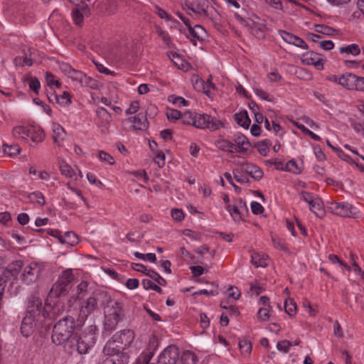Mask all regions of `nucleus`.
Listing matches in <instances>:
<instances>
[{"label": "nucleus", "instance_id": "1", "mask_svg": "<svg viewBox=\"0 0 364 364\" xmlns=\"http://www.w3.org/2000/svg\"><path fill=\"white\" fill-rule=\"evenodd\" d=\"M75 326V319L68 315L60 319L54 326L51 336L52 341L56 346L64 344L65 350L72 353L74 350L73 336Z\"/></svg>", "mask_w": 364, "mask_h": 364}, {"label": "nucleus", "instance_id": "2", "mask_svg": "<svg viewBox=\"0 0 364 364\" xmlns=\"http://www.w3.org/2000/svg\"><path fill=\"white\" fill-rule=\"evenodd\" d=\"M104 301H107L104 307V328L106 331H111L116 328L119 323L122 311V306L120 302L112 299L109 295L108 299Z\"/></svg>", "mask_w": 364, "mask_h": 364}, {"label": "nucleus", "instance_id": "3", "mask_svg": "<svg viewBox=\"0 0 364 364\" xmlns=\"http://www.w3.org/2000/svg\"><path fill=\"white\" fill-rule=\"evenodd\" d=\"M97 331V326L91 325L80 336L77 334L73 335L74 350H76L80 354L87 353L96 342Z\"/></svg>", "mask_w": 364, "mask_h": 364}, {"label": "nucleus", "instance_id": "4", "mask_svg": "<svg viewBox=\"0 0 364 364\" xmlns=\"http://www.w3.org/2000/svg\"><path fill=\"white\" fill-rule=\"evenodd\" d=\"M108 299L107 292H98L87 298L82 303L76 304L80 307L79 317L82 319H86L90 315L93 314L99 309V304L102 303L105 299Z\"/></svg>", "mask_w": 364, "mask_h": 364}, {"label": "nucleus", "instance_id": "5", "mask_svg": "<svg viewBox=\"0 0 364 364\" xmlns=\"http://www.w3.org/2000/svg\"><path fill=\"white\" fill-rule=\"evenodd\" d=\"M60 68L61 71L73 81L77 82L81 87H88L91 89H97L98 82L84 73L73 68L68 63H63Z\"/></svg>", "mask_w": 364, "mask_h": 364}, {"label": "nucleus", "instance_id": "6", "mask_svg": "<svg viewBox=\"0 0 364 364\" xmlns=\"http://www.w3.org/2000/svg\"><path fill=\"white\" fill-rule=\"evenodd\" d=\"M75 276L72 269H66L59 276L51 289V293L57 296L65 295L73 285Z\"/></svg>", "mask_w": 364, "mask_h": 364}, {"label": "nucleus", "instance_id": "7", "mask_svg": "<svg viewBox=\"0 0 364 364\" xmlns=\"http://www.w3.org/2000/svg\"><path fill=\"white\" fill-rule=\"evenodd\" d=\"M44 265L42 263L32 262L26 265L21 274V280L26 285H31L38 281L43 272Z\"/></svg>", "mask_w": 364, "mask_h": 364}, {"label": "nucleus", "instance_id": "8", "mask_svg": "<svg viewBox=\"0 0 364 364\" xmlns=\"http://www.w3.org/2000/svg\"><path fill=\"white\" fill-rule=\"evenodd\" d=\"M193 126L198 129H209L214 131L223 127V123L208 114L196 113Z\"/></svg>", "mask_w": 364, "mask_h": 364}, {"label": "nucleus", "instance_id": "9", "mask_svg": "<svg viewBox=\"0 0 364 364\" xmlns=\"http://www.w3.org/2000/svg\"><path fill=\"white\" fill-rule=\"evenodd\" d=\"M329 209L333 214L341 217L357 218L359 215L357 208L347 202L331 203Z\"/></svg>", "mask_w": 364, "mask_h": 364}, {"label": "nucleus", "instance_id": "10", "mask_svg": "<svg viewBox=\"0 0 364 364\" xmlns=\"http://www.w3.org/2000/svg\"><path fill=\"white\" fill-rule=\"evenodd\" d=\"M178 357V348L175 345H169L159 354L156 364H176Z\"/></svg>", "mask_w": 364, "mask_h": 364}, {"label": "nucleus", "instance_id": "11", "mask_svg": "<svg viewBox=\"0 0 364 364\" xmlns=\"http://www.w3.org/2000/svg\"><path fill=\"white\" fill-rule=\"evenodd\" d=\"M210 9L213 8L210 6L208 0H195L188 6V9L198 16L208 17Z\"/></svg>", "mask_w": 364, "mask_h": 364}, {"label": "nucleus", "instance_id": "12", "mask_svg": "<svg viewBox=\"0 0 364 364\" xmlns=\"http://www.w3.org/2000/svg\"><path fill=\"white\" fill-rule=\"evenodd\" d=\"M48 233L57 237L60 242L74 246L78 242V237L76 234L72 231L65 232L63 235L57 230H48Z\"/></svg>", "mask_w": 364, "mask_h": 364}, {"label": "nucleus", "instance_id": "13", "mask_svg": "<svg viewBox=\"0 0 364 364\" xmlns=\"http://www.w3.org/2000/svg\"><path fill=\"white\" fill-rule=\"evenodd\" d=\"M39 318L28 314H26L21 326V332L23 336L27 338L33 332Z\"/></svg>", "mask_w": 364, "mask_h": 364}, {"label": "nucleus", "instance_id": "14", "mask_svg": "<svg viewBox=\"0 0 364 364\" xmlns=\"http://www.w3.org/2000/svg\"><path fill=\"white\" fill-rule=\"evenodd\" d=\"M134 338L135 333L131 329L122 330L113 336V339H115L119 344L123 346L124 349L130 346Z\"/></svg>", "mask_w": 364, "mask_h": 364}, {"label": "nucleus", "instance_id": "15", "mask_svg": "<svg viewBox=\"0 0 364 364\" xmlns=\"http://www.w3.org/2000/svg\"><path fill=\"white\" fill-rule=\"evenodd\" d=\"M42 302L37 295H31L28 298L27 312L26 314L34 316H41Z\"/></svg>", "mask_w": 364, "mask_h": 364}, {"label": "nucleus", "instance_id": "16", "mask_svg": "<svg viewBox=\"0 0 364 364\" xmlns=\"http://www.w3.org/2000/svg\"><path fill=\"white\" fill-rule=\"evenodd\" d=\"M279 34L282 37V38L287 43L292 44L296 47L303 49L308 48V45L302 38L296 36H294L292 33H290L283 30H279Z\"/></svg>", "mask_w": 364, "mask_h": 364}, {"label": "nucleus", "instance_id": "17", "mask_svg": "<svg viewBox=\"0 0 364 364\" xmlns=\"http://www.w3.org/2000/svg\"><path fill=\"white\" fill-rule=\"evenodd\" d=\"M188 33H186L187 38H188L196 46V41H203L206 35L205 30L200 25H196L194 27L189 26L188 27Z\"/></svg>", "mask_w": 364, "mask_h": 364}, {"label": "nucleus", "instance_id": "18", "mask_svg": "<svg viewBox=\"0 0 364 364\" xmlns=\"http://www.w3.org/2000/svg\"><path fill=\"white\" fill-rule=\"evenodd\" d=\"M124 350L123 346L118 343L113 336L109 339L104 347V352L109 356H117L123 354L121 351Z\"/></svg>", "mask_w": 364, "mask_h": 364}, {"label": "nucleus", "instance_id": "19", "mask_svg": "<svg viewBox=\"0 0 364 364\" xmlns=\"http://www.w3.org/2000/svg\"><path fill=\"white\" fill-rule=\"evenodd\" d=\"M242 171L256 181L260 180L263 176V171L262 169L252 163L242 164Z\"/></svg>", "mask_w": 364, "mask_h": 364}, {"label": "nucleus", "instance_id": "20", "mask_svg": "<svg viewBox=\"0 0 364 364\" xmlns=\"http://www.w3.org/2000/svg\"><path fill=\"white\" fill-rule=\"evenodd\" d=\"M88 283L86 281H82L76 289V296H72L68 300V306L70 308L75 306L77 303V300L82 299L87 291Z\"/></svg>", "mask_w": 364, "mask_h": 364}, {"label": "nucleus", "instance_id": "21", "mask_svg": "<svg viewBox=\"0 0 364 364\" xmlns=\"http://www.w3.org/2000/svg\"><path fill=\"white\" fill-rule=\"evenodd\" d=\"M129 361V356L127 353H123L117 356H109L98 364H128Z\"/></svg>", "mask_w": 364, "mask_h": 364}, {"label": "nucleus", "instance_id": "22", "mask_svg": "<svg viewBox=\"0 0 364 364\" xmlns=\"http://www.w3.org/2000/svg\"><path fill=\"white\" fill-rule=\"evenodd\" d=\"M310 210L314 213L317 217L322 218L325 215L323 204L321 199L317 196L312 200V203L309 204Z\"/></svg>", "mask_w": 364, "mask_h": 364}, {"label": "nucleus", "instance_id": "23", "mask_svg": "<svg viewBox=\"0 0 364 364\" xmlns=\"http://www.w3.org/2000/svg\"><path fill=\"white\" fill-rule=\"evenodd\" d=\"M53 141L58 145H60L66 136L64 128L59 124L54 123L52 125Z\"/></svg>", "mask_w": 364, "mask_h": 364}, {"label": "nucleus", "instance_id": "24", "mask_svg": "<svg viewBox=\"0 0 364 364\" xmlns=\"http://www.w3.org/2000/svg\"><path fill=\"white\" fill-rule=\"evenodd\" d=\"M309 56L305 58L303 61L307 65H313L317 70H321L323 68V60L319 58L318 55L314 52L308 53Z\"/></svg>", "mask_w": 364, "mask_h": 364}, {"label": "nucleus", "instance_id": "25", "mask_svg": "<svg viewBox=\"0 0 364 364\" xmlns=\"http://www.w3.org/2000/svg\"><path fill=\"white\" fill-rule=\"evenodd\" d=\"M269 257L265 254L254 252L251 255V262L256 267H265L268 265Z\"/></svg>", "mask_w": 364, "mask_h": 364}, {"label": "nucleus", "instance_id": "26", "mask_svg": "<svg viewBox=\"0 0 364 364\" xmlns=\"http://www.w3.org/2000/svg\"><path fill=\"white\" fill-rule=\"evenodd\" d=\"M44 133L41 129H36L33 127H30L28 133L27 134L26 140L34 144H36L43 140ZM32 145V144H31Z\"/></svg>", "mask_w": 364, "mask_h": 364}, {"label": "nucleus", "instance_id": "27", "mask_svg": "<svg viewBox=\"0 0 364 364\" xmlns=\"http://www.w3.org/2000/svg\"><path fill=\"white\" fill-rule=\"evenodd\" d=\"M356 75L346 73L341 75L340 85L347 90H353L356 80Z\"/></svg>", "mask_w": 364, "mask_h": 364}, {"label": "nucleus", "instance_id": "28", "mask_svg": "<svg viewBox=\"0 0 364 364\" xmlns=\"http://www.w3.org/2000/svg\"><path fill=\"white\" fill-rule=\"evenodd\" d=\"M60 171L65 177L77 179V171L65 161H62L59 164Z\"/></svg>", "mask_w": 364, "mask_h": 364}, {"label": "nucleus", "instance_id": "29", "mask_svg": "<svg viewBox=\"0 0 364 364\" xmlns=\"http://www.w3.org/2000/svg\"><path fill=\"white\" fill-rule=\"evenodd\" d=\"M129 120L133 124L132 126L134 129L142 130L147 127L148 122L146 118L141 113L133 117H130Z\"/></svg>", "mask_w": 364, "mask_h": 364}, {"label": "nucleus", "instance_id": "30", "mask_svg": "<svg viewBox=\"0 0 364 364\" xmlns=\"http://www.w3.org/2000/svg\"><path fill=\"white\" fill-rule=\"evenodd\" d=\"M235 153L246 154L250 149V144L247 141L245 136H238L235 141Z\"/></svg>", "mask_w": 364, "mask_h": 364}, {"label": "nucleus", "instance_id": "31", "mask_svg": "<svg viewBox=\"0 0 364 364\" xmlns=\"http://www.w3.org/2000/svg\"><path fill=\"white\" fill-rule=\"evenodd\" d=\"M2 149L4 156L8 157H16L21 152V148L17 144H4Z\"/></svg>", "mask_w": 364, "mask_h": 364}, {"label": "nucleus", "instance_id": "32", "mask_svg": "<svg viewBox=\"0 0 364 364\" xmlns=\"http://www.w3.org/2000/svg\"><path fill=\"white\" fill-rule=\"evenodd\" d=\"M303 161H287L286 171L299 174L303 169Z\"/></svg>", "mask_w": 364, "mask_h": 364}, {"label": "nucleus", "instance_id": "33", "mask_svg": "<svg viewBox=\"0 0 364 364\" xmlns=\"http://www.w3.org/2000/svg\"><path fill=\"white\" fill-rule=\"evenodd\" d=\"M235 120L238 125L245 129H248L251 122L247 111H242L235 114Z\"/></svg>", "mask_w": 364, "mask_h": 364}, {"label": "nucleus", "instance_id": "34", "mask_svg": "<svg viewBox=\"0 0 364 364\" xmlns=\"http://www.w3.org/2000/svg\"><path fill=\"white\" fill-rule=\"evenodd\" d=\"M29 201L39 206H43L46 203V199L43 193L39 191H33L28 195Z\"/></svg>", "mask_w": 364, "mask_h": 364}, {"label": "nucleus", "instance_id": "35", "mask_svg": "<svg viewBox=\"0 0 364 364\" xmlns=\"http://www.w3.org/2000/svg\"><path fill=\"white\" fill-rule=\"evenodd\" d=\"M239 348L243 356L247 357L250 355L252 350V343L244 338L239 341Z\"/></svg>", "mask_w": 364, "mask_h": 364}, {"label": "nucleus", "instance_id": "36", "mask_svg": "<svg viewBox=\"0 0 364 364\" xmlns=\"http://www.w3.org/2000/svg\"><path fill=\"white\" fill-rule=\"evenodd\" d=\"M56 103L62 106H67L71 103V96L69 92L64 91L63 94L53 95Z\"/></svg>", "mask_w": 364, "mask_h": 364}, {"label": "nucleus", "instance_id": "37", "mask_svg": "<svg viewBox=\"0 0 364 364\" xmlns=\"http://www.w3.org/2000/svg\"><path fill=\"white\" fill-rule=\"evenodd\" d=\"M217 147L224 151L234 154L235 153V144L225 139L219 140L217 142Z\"/></svg>", "mask_w": 364, "mask_h": 364}, {"label": "nucleus", "instance_id": "38", "mask_svg": "<svg viewBox=\"0 0 364 364\" xmlns=\"http://www.w3.org/2000/svg\"><path fill=\"white\" fill-rule=\"evenodd\" d=\"M285 311L290 316L296 315L297 311V306L296 302L292 299H287L284 301Z\"/></svg>", "mask_w": 364, "mask_h": 364}, {"label": "nucleus", "instance_id": "39", "mask_svg": "<svg viewBox=\"0 0 364 364\" xmlns=\"http://www.w3.org/2000/svg\"><path fill=\"white\" fill-rule=\"evenodd\" d=\"M272 145V143L269 140L265 139L260 142L256 144L255 146L258 151V152L262 155L263 156H266L269 151V146Z\"/></svg>", "mask_w": 364, "mask_h": 364}, {"label": "nucleus", "instance_id": "40", "mask_svg": "<svg viewBox=\"0 0 364 364\" xmlns=\"http://www.w3.org/2000/svg\"><path fill=\"white\" fill-rule=\"evenodd\" d=\"M191 82L194 88L198 91H202L203 92H208L205 90V82L198 75H194L191 78Z\"/></svg>", "mask_w": 364, "mask_h": 364}, {"label": "nucleus", "instance_id": "41", "mask_svg": "<svg viewBox=\"0 0 364 364\" xmlns=\"http://www.w3.org/2000/svg\"><path fill=\"white\" fill-rule=\"evenodd\" d=\"M341 53L352 54L353 55H358L360 53V49L357 44L348 45L346 47H341L339 48Z\"/></svg>", "mask_w": 364, "mask_h": 364}, {"label": "nucleus", "instance_id": "42", "mask_svg": "<svg viewBox=\"0 0 364 364\" xmlns=\"http://www.w3.org/2000/svg\"><path fill=\"white\" fill-rule=\"evenodd\" d=\"M250 31L257 38L261 39L264 38V28L255 23L250 26Z\"/></svg>", "mask_w": 364, "mask_h": 364}, {"label": "nucleus", "instance_id": "43", "mask_svg": "<svg viewBox=\"0 0 364 364\" xmlns=\"http://www.w3.org/2000/svg\"><path fill=\"white\" fill-rule=\"evenodd\" d=\"M225 209L229 212L232 219L235 222H239L242 219L240 212L237 207L232 205H227Z\"/></svg>", "mask_w": 364, "mask_h": 364}, {"label": "nucleus", "instance_id": "44", "mask_svg": "<svg viewBox=\"0 0 364 364\" xmlns=\"http://www.w3.org/2000/svg\"><path fill=\"white\" fill-rule=\"evenodd\" d=\"M146 274L150 277L152 279L156 281L160 286H166V281L156 272L153 269H149L146 272Z\"/></svg>", "mask_w": 364, "mask_h": 364}, {"label": "nucleus", "instance_id": "45", "mask_svg": "<svg viewBox=\"0 0 364 364\" xmlns=\"http://www.w3.org/2000/svg\"><path fill=\"white\" fill-rule=\"evenodd\" d=\"M73 9L79 12L82 13L86 16H90L91 15V11L88 4L84 1L76 3Z\"/></svg>", "mask_w": 364, "mask_h": 364}, {"label": "nucleus", "instance_id": "46", "mask_svg": "<svg viewBox=\"0 0 364 364\" xmlns=\"http://www.w3.org/2000/svg\"><path fill=\"white\" fill-rule=\"evenodd\" d=\"M254 92L255 95L262 100H266L267 102H273L274 100L273 95L267 93L261 88H255Z\"/></svg>", "mask_w": 364, "mask_h": 364}, {"label": "nucleus", "instance_id": "47", "mask_svg": "<svg viewBox=\"0 0 364 364\" xmlns=\"http://www.w3.org/2000/svg\"><path fill=\"white\" fill-rule=\"evenodd\" d=\"M195 116L196 113L187 111L181 114V119L183 124L193 125Z\"/></svg>", "mask_w": 364, "mask_h": 364}, {"label": "nucleus", "instance_id": "48", "mask_svg": "<svg viewBox=\"0 0 364 364\" xmlns=\"http://www.w3.org/2000/svg\"><path fill=\"white\" fill-rule=\"evenodd\" d=\"M142 285H143V287L145 289H152V290L156 291L158 293H160V294L162 293L161 288L159 285L154 284L150 279H143L142 280Z\"/></svg>", "mask_w": 364, "mask_h": 364}, {"label": "nucleus", "instance_id": "49", "mask_svg": "<svg viewBox=\"0 0 364 364\" xmlns=\"http://www.w3.org/2000/svg\"><path fill=\"white\" fill-rule=\"evenodd\" d=\"M29 129L30 127L18 126L14 128L13 132L15 136H18L26 140Z\"/></svg>", "mask_w": 364, "mask_h": 364}, {"label": "nucleus", "instance_id": "50", "mask_svg": "<svg viewBox=\"0 0 364 364\" xmlns=\"http://www.w3.org/2000/svg\"><path fill=\"white\" fill-rule=\"evenodd\" d=\"M96 112L98 117L105 122L109 123L112 120L111 115L106 109L100 107L97 109Z\"/></svg>", "mask_w": 364, "mask_h": 364}, {"label": "nucleus", "instance_id": "51", "mask_svg": "<svg viewBox=\"0 0 364 364\" xmlns=\"http://www.w3.org/2000/svg\"><path fill=\"white\" fill-rule=\"evenodd\" d=\"M84 16L85 14H83L82 13L77 11L75 9H73L72 18L75 25L79 26L82 25Z\"/></svg>", "mask_w": 364, "mask_h": 364}, {"label": "nucleus", "instance_id": "52", "mask_svg": "<svg viewBox=\"0 0 364 364\" xmlns=\"http://www.w3.org/2000/svg\"><path fill=\"white\" fill-rule=\"evenodd\" d=\"M227 296L228 299L235 301L240 298V292L237 287L231 286L227 290Z\"/></svg>", "mask_w": 364, "mask_h": 364}, {"label": "nucleus", "instance_id": "53", "mask_svg": "<svg viewBox=\"0 0 364 364\" xmlns=\"http://www.w3.org/2000/svg\"><path fill=\"white\" fill-rule=\"evenodd\" d=\"M270 309L271 308L269 307L260 308L257 312L258 318L262 321L269 320Z\"/></svg>", "mask_w": 364, "mask_h": 364}, {"label": "nucleus", "instance_id": "54", "mask_svg": "<svg viewBox=\"0 0 364 364\" xmlns=\"http://www.w3.org/2000/svg\"><path fill=\"white\" fill-rule=\"evenodd\" d=\"M333 29L329 26L317 24L315 26V31L325 35H330Z\"/></svg>", "mask_w": 364, "mask_h": 364}, {"label": "nucleus", "instance_id": "55", "mask_svg": "<svg viewBox=\"0 0 364 364\" xmlns=\"http://www.w3.org/2000/svg\"><path fill=\"white\" fill-rule=\"evenodd\" d=\"M46 80L48 85H55L57 87H60L61 83L55 79V76L50 73H46Z\"/></svg>", "mask_w": 364, "mask_h": 364}, {"label": "nucleus", "instance_id": "56", "mask_svg": "<svg viewBox=\"0 0 364 364\" xmlns=\"http://www.w3.org/2000/svg\"><path fill=\"white\" fill-rule=\"evenodd\" d=\"M268 165H274L277 170L286 171L287 161H266Z\"/></svg>", "mask_w": 364, "mask_h": 364}, {"label": "nucleus", "instance_id": "57", "mask_svg": "<svg viewBox=\"0 0 364 364\" xmlns=\"http://www.w3.org/2000/svg\"><path fill=\"white\" fill-rule=\"evenodd\" d=\"M28 85L30 89L35 92L36 94L38 92L41 87L40 82L36 77H31L29 80Z\"/></svg>", "mask_w": 364, "mask_h": 364}, {"label": "nucleus", "instance_id": "58", "mask_svg": "<svg viewBox=\"0 0 364 364\" xmlns=\"http://www.w3.org/2000/svg\"><path fill=\"white\" fill-rule=\"evenodd\" d=\"M252 213L255 215L262 214L264 211L263 206L258 202L252 201L250 205Z\"/></svg>", "mask_w": 364, "mask_h": 364}, {"label": "nucleus", "instance_id": "59", "mask_svg": "<svg viewBox=\"0 0 364 364\" xmlns=\"http://www.w3.org/2000/svg\"><path fill=\"white\" fill-rule=\"evenodd\" d=\"M181 112L176 109H168L166 112V117L170 121H175L181 118Z\"/></svg>", "mask_w": 364, "mask_h": 364}, {"label": "nucleus", "instance_id": "60", "mask_svg": "<svg viewBox=\"0 0 364 364\" xmlns=\"http://www.w3.org/2000/svg\"><path fill=\"white\" fill-rule=\"evenodd\" d=\"M291 346V343L290 341L284 340L277 343V348L280 351L287 353Z\"/></svg>", "mask_w": 364, "mask_h": 364}, {"label": "nucleus", "instance_id": "61", "mask_svg": "<svg viewBox=\"0 0 364 364\" xmlns=\"http://www.w3.org/2000/svg\"><path fill=\"white\" fill-rule=\"evenodd\" d=\"M171 216L176 221H181L184 218V213L181 209H173L171 210Z\"/></svg>", "mask_w": 364, "mask_h": 364}, {"label": "nucleus", "instance_id": "62", "mask_svg": "<svg viewBox=\"0 0 364 364\" xmlns=\"http://www.w3.org/2000/svg\"><path fill=\"white\" fill-rule=\"evenodd\" d=\"M316 196V195H314L311 193L306 191H301L300 193L301 199L307 203L308 204L312 203V200L315 198Z\"/></svg>", "mask_w": 364, "mask_h": 364}, {"label": "nucleus", "instance_id": "63", "mask_svg": "<svg viewBox=\"0 0 364 364\" xmlns=\"http://www.w3.org/2000/svg\"><path fill=\"white\" fill-rule=\"evenodd\" d=\"M356 80L355 82L353 90L364 92V77L356 75Z\"/></svg>", "mask_w": 364, "mask_h": 364}, {"label": "nucleus", "instance_id": "64", "mask_svg": "<svg viewBox=\"0 0 364 364\" xmlns=\"http://www.w3.org/2000/svg\"><path fill=\"white\" fill-rule=\"evenodd\" d=\"M154 356V352L150 351L147 353H143L141 357L139 359L141 360L142 364H150V361Z\"/></svg>", "mask_w": 364, "mask_h": 364}]
</instances>
